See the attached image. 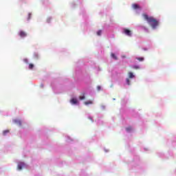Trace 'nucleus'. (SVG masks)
I'll use <instances>...</instances> for the list:
<instances>
[{
  "mask_svg": "<svg viewBox=\"0 0 176 176\" xmlns=\"http://www.w3.org/2000/svg\"><path fill=\"white\" fill-rule=\"evenodd\" d=\"M132 68H133V69H140V66L134 65V66L132 67Z\"/></svg>",
  "mask_w": 176,
  "mask_h": 176,
  "instance_id": "nucleus-13",
  "label": "nucleus"
},
{
  "mask_svg": "<svg viewBox=\"0 0 176 176\" xmlns=\"http://www.w3.org/2000/svg\"><path fill=\"white\" fill-rule=\"evenodd\" d=\"M86 98V96H85V94H82V96H79V99L80 100H85Z\"/></svg>",
  "mask_w": 176,
  "mask_h": 176,
  "instance_id": "nucleus-11",
  "label": "nucleus"
},
{
  "mask_svg": "<svg viewBox=\"0 0 176 176\" xmlns=\"http://www.w3.org/2000/svg\"><path fill=\"white\" fill-rule=\"evenodd\" d=\"M24 167V163L21 162L18 164V170H23Z\"/></svg>",
  "mask_w": 176,
  "mask_h": 176,
  "instance_id": "nucleus-7",
  "label": "nucleus"
},
{
  "mask_svg": "<svg viewBox=\"0 0 176 176\" xmlns=\"http://www.w3.org/2000/svg\"><path fill=\"white\" fill-rule=\"evenodd\" d=\"M23 61H24V63H25L26 64H28V59H24Z\"/></svg>",
  "mask_w": 176,
  "mask_h": 176,
  "instance_id": "nucleus-19",
  "label": "nucleus"
},
{
  "mask_svg": "<svg viewBox=\"0 0 176 176\" xmlns=\"http://www.w3.org/2000/svg\"><path fill=\"white\" fill-rule=\"evenodd\" d=\"M142 16L153 30H156L157 25H159V21H157V20H156L153 16H149L146 14H143Z\"/></svg>",
  "mask_w": 176,
  "mask_h": 176,
  "instance_id": "nucleus-1",
  "label": "nucleus"
},
{
  "mask_svg": "<svg viewBox=\"0 0 176 176\" xmlns=\"http://www.w3.org/2000/svg\"><path fill=\"white\" fill-rule=\"evenodd\" d=\"M102 32V31L98 30V31L97 32V35H98V36H101Z\"/></svg>",
  "mask_w": 176,
  "mask_h": 176,
  "instance_id": "nucleus-17",
  "label": "nucleus"
},
{
  "mask_svg": "<svg viewBox=\"0 0 176 176\" xmlns=\"http://www.w3.org/2000/svg\"><path fill=\"white\" fill-rule=\"evenodd\" d=\"M124 32L125 35H127L128 36H131V30L129 29H124Z\"/></svg>",
  "mask_w": 176,
  "mask_h": 176,
  "instance_id": "nucleus-3",
  "label": "nucleus"
},
{
  "mask_svg": "<svg viewBox=\"0 0 176 176\" xmlns=\"http://www.w3.org/2000/svg\"><path fill=\"white\" fill-rule=\"evenodd\" d=\"M30 19H31V14H28V21H29Z\"/></svg>",
  "mask_w": 176,
  "mask_h": 176,
  "instance_id": "nucleus-20",
  "label": "nucleus"
},
{
  "mask_svg": "<svg viewBox=\"0 0 176 176\" xmlns=\"http://www.w3.org/2000/svg\"><path fill=\"white\" fill-rule=\"evenodd\" d=\"M129 78L130 79H133V78H134V74H133V72H129Z\"/></svg>",
  "mask_w": 176,
  "mask_h": 176,
  "instance_id": "nucleus-9",
  "label": "nucleus"
},
{
  "mask_svg": "<svg viewBox=\"0 0 176 176\" xmlns=\"http://www.w3.org/2000/svg\"><path fill=\"white\" fill-rule=\"evenodd\" d=\"M126 83L127 85H130V79L126 78Z\"/></svg>",
  "mask_w": 176,
  "mask_h": 176,
  "instance_id": "nucleus-18",
  "label": "nucleus"
},
{
  "mask_svg": "<svg viewBox=\"0 0 176 176\" xmlns=\"http://www.w3.org/2000/svg\"><path fill=\"white\" fill-rule=\"evenodd\" d=\"M70 102L73 104L75 105L78 103V100L76 98H72L70 100Z\"/></svg>",
  "mask_w": 176,
  "mask_h": 176,
  "instance_id": "nucleus-5",
  "label": "nucleus"
},
{
  "mask_svg": "<svg viewBox=\"0 0 176 176\" xmlns=\"http://www.w3.org/2000/svg\"><path fill=\"white\" fill-rule=\"evenodd\" d=\"M19 35L21 36V38H25V36H27V33L23 30H21L19 32Z\"/></svg>",
  "mask_w": 176,
  "mask_h": 176,
  "instance_id": "nucleus-2",
  "label": "nucleus"
},
{
  "mask_svg": "<svg viewBox=\"0 0 176 176\" xmlns=\"http://www.w3.org/2000/svg\"><path fill=\"white\" fill-rule=\"evenodd\" d=\"M144 30H146V28H144Z\"/></svg>",
  "mask_w": 176,
  "mask_h": 176,
  "instance_id": "nucleus-24",
  "label": "nucleus"
},
{
  "mask_svg": "<svg viewBox=\"0 0 176 176\" xmlns=\"http://www.w3.org/2000/svg\"><path fill=\"white\" fill-rule=\"evenodd\" d=\"M97 89H98V90H101V87L98 86V87H97Z\"/></svg>",
  "mask_w": 176,
  "mask_h": 176,
  "instance_id": "nucleus-21",
  "label": "nucleus"
},
{
  "mask_svg": "<svg viewBox=\"0 0 176 176\" xmlns=\"http://www.w3.org/2000/svg\"><path fill=\"white\" fill-rule=\"evenodd\" d=\"M126 131H131L133 130V129L131 128V126H129L127 128H126Z\"/></svg>",
  "mask_w": 176,
  "mask_h": 176,
  "instance_id": "nucleus-16",
  "label": "nucleus"
},
{
  "mask_svg": "<svg viewBox=\"0 0 176 176\" xmlns=\"http://www.w3.org/2000/svg\"><path fill=\"white\" fill-rule=\"evenodd\" d=\"M13 122L15 124H17V126H21V120L15 119L13 120Z\"/></svg>",
  "mask_w": 176,
  "mask_h": 176,
  "instance_id": "nucleus-4",
  "label": "nucleus"
},
{
  "mask_svg": "<svg viewBox=\"0 0 176 176\" xmlns=\"http://www.w3.org/2000/svg\"><path fill=\"white\" fill-rule=\"evenodd\" d=\"M89 120H91V122H93V118H91V117H89Z\"/></svg>",
  "mask_w": 176,
  "mask_h": 176,
  "instance_id": "nucleus-22",
  "label": "nucleus"
},
{
  "mask_svg": "<svg viewBox=\"0 0 176 176\" xmlns=\"http://www.w3.org/2000/svg\"><path fill=\"white\" fill-rule=\"evenodd\" d=\"M9 133V130H6L3 131V135H6V134Z\"/></svg>",
  "mask_w": 176,
  "mask_h": 176,
  "instance_id": "nucleus-14",
  "label": "nucleus"
},
{
  "mask_svg": "<svg viewBox=\"0 0 176 176\" xmlns=\"http://www.w3.org/2000/svg\"><path fill=\"white\" fill-rule=\"evenodd\" d=\"M132 8H133V9H135V10L141 9V7H140V6L138 4H136V3H133L132 5Z\"/></svg>",
  "mask_w": 176,
  "mask_h": 176,
  "instance_id": "nucleus-6",
  "label": "nucleus"
},
{
  "mask_svg": "<svg viewBox=\"0 0 176 176\" xmlns=\"http://www.w3.org/2000/svg\"><path fill=\"white\" fill-rule=\"evenodd\" d=\"M112 58H114V60H118V56H116V55H115V54L111 53V54Z\"/></svg>",
  "mask_w": 176,
  "mask_h": 176,
  "instance_id": "nucleus-10",
  "label": "nucleus"
},
{
  "mask_svg": "<svg viewBox=\"0 0 176 176\" xmlns=\"http://www.w3.org/2000/svg\"><path fill=\"white\" fill-rule=\"evenodd\" d=\"M35 56H36V57H38V55H37V54H35Z\"/></svg>",
  "mask_w": 176,
  "mask_h": 176,
  "instance_id": "nucleus-23",
  "label": "nucleus"
},
{
  "mask_svg": "<svg viewBox=\"0 0 176 176\" xmlns=\"http://www.w3.org/2000/svg\"><path fill=\"white\" fill-rule=\"evenodd\" d=\"M32 68H34V64L32 63L29 64V69H32Z\"/></svg>",
  "mask_w": 176,
  "mask_h": 176,
  "instance_id": "nucleus-15",
  "label": "nucleus"
},
{
  "mask_svg": "<svg viewBox=\"0 0 176 176\" xmlns=\"http://www.w3.org/2000/svg\"><path fill=\"white\" fill-rule=\"evenodd\" d=\"M84 104H85V105H89V104H93V101H91V100H88V101H87V102H85Z\"/></svg>",
  "mask_w": 176,
  "mask_h": 176,
  "instance_id": "nucleus-8",
  "label": "nucleus"
},
{
  "mask_svg": "<svg viewBox=\"0 0 176 176\" xmlns=\"http://www.w3.org/2000/svg\"><path fill=\"white\" fill-rule=\"evenodd\" d=\"M136 60H138V61H144V57H140V58H136Z\"/></svg>",
  "mask_w": 176,
  "mask_h": 176,
  "instance_id": "nucleus-12",
  "label": "nucleus"
}]
</instances>
